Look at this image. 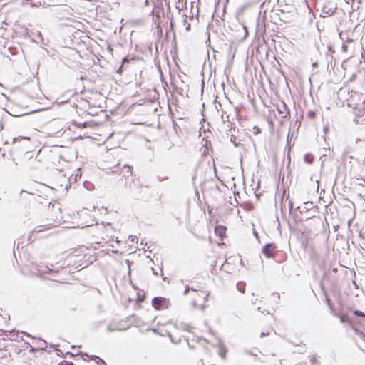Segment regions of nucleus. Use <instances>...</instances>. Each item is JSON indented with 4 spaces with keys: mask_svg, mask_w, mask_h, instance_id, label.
<instances>
[{
    "mask_svg": "<svg viewBox=\"0 0 365 365\" xmlns=\"http://www.w3.org/2000/svg\"><path fill=\"white\" fill-rule=\"evenodd\" d=\"M277 246L274 243H267L262 250V254L267 258H274Z\"/></svg>",
    "mask_w": 365,
    "mask_h": 365,
    "instance_id": "obj_3",
    "label": "nucleus"
},
{
    "mask_svg": "<svg viewBox=\"0 0 365 365\" xmlns=\"http://www.w3.org/2000/svg\"><path fill=\"white\" fill-rule=\"evenodd\" d=\"M82 355H83V356H87L88 358H89L90 359H91V360H95V361H96V360H97V359H98V358L99 357V356H96V355H88V354H86V353H83V354H82Z\"/></svg>",
    "mask_w": 365,
    "mask_h": 365,
    "instance_id": "obj_16",
    "label": "nucleus"
},
{
    "mask_svg": "<svg viewBox=\"0 0 365 365\" xmlns=\"http://www.w3.org/2000/svg\"><path fill=\"white\" fill-rule=\"evenodd\" d=\"M190 24H188L187 26L186 27V30H190Z\"/></svg>",
    "mask_w": 365,
    "mask_h": 365,
    "instance_id": "obj_36",
    "label": "nucleus"
},
{
    "mask_svg": "<svg viewBox=\"0 0 365 365\" xmlns=\"http://www.w3.org/2000/svg\"><path fill=\"white\" fill-rule=\"evenodd\" d=\"M126 262H127V263L129 264V263H130L129 259H127V260H126Z\"/></svg>",
    "mask_w": 365,
    "mask_h": 365,
    "instance_id": "obj_42",
    "label": "nucleus"
},
{
    "mask_svg": "<svg viewBox=\"0 0 365 365\" xmlns=\"http://www.w3.org/2000/svg\"><path fill=\"white\" fill-rule=\"evenodd\" d=\"M364 181L365 182V179L364 180Z\"/></svg>",
    "mask_w": 365,
    "mask_h": 365,
    "instance_id": "obj_47",
    "label": "nucleus"
},
{
    "mask_svg": "<svg viewBox=\"0 0 365 365\" xmlns=\"http://www.w3.org/2000/svg\"><path fill=\"white\" fill-rule=\"evenodd\" d=\"M316 65H317L316 63H313V66H316Z\"/></svg>",
    "mask_w": 365,
    "mask_h": 365,
    "instance_id": "obj_45",
    "label": "nucleus"
},
{
    "mask_svg": "<svg viewBox=\"0 0 365 365\" xmlns=\"http://www.w3.org/2000/svg\"><path fill=\"white\" fill-rule=\"evenodd\" d=\"M354 314L357 316V317H364L365 318V314L362 312V311H360V310H355L354 312Z\"/></svg>",
    "mask_w": 365,
    "mask_h": 365,
    "instance_id": "obj_15",
    "label": "nucleus"
},
{
    "mask_svg": "<svg viewBox=\"0 0 365 365\" xmlns=\"http://www.w3.org/2000/svg\"><path fill=\"white\" fill-rule=\"evenodd\" d=\"M226 353H227L226 348L220 342V345H219L218 354L220 356V357H222V359H225V356H226Z\"/></svg>",
    "mask_w": 365,
    "mask_h": 365,
    "instance_id": "obj_8",
    "label": "nucleus"
},
{
    "mask_svg": "<svg viewBox=\"0 0 365 365\" xmlns=\"http://www.w3.org/2000/svg\"><path fill=\"white\" fill-rule=\"evenodd\" d=\"M168 337L170 339V340H171V341H172L173 343L178 344V343H179V342L180 341V339H178V340H175V339L172 336V334H171L170 332H168Z\"/></svg>",
    "mask_w": 365,
    "mask_h": 365,
    "instance_id": "obj_17",
    "label": "nucleus"
},
{
    "mask_svg": "<svg viewBox=\"0 0 365 365\" xmlns=\"http://www.w3.org/2000/svg\"><path fill=\"white\" fill-rule=\"evenodd\" d=\"M293 206H294L293 202L290 200L289 202V208L290 211L293 209Z\"/></svg>",
    "mask_w": 365,
    "mask_h": 365,
    "instance_id": "obj_28",
    "label": "nucleus"
},
{
    "mask_svg": "<svg viewBox=\"0 0 365 365\" xmlns=\"http://www.w3.org/2000/svg\"><path fill=\"white\" fill-rule=\"evenodd\" d=\"M235 139H236V137L234 136L233 135H231V138H230V140L234 143L235 146V147H237L238 146V144L237 143H235Z\"/></svg>",
    "mask_w": 365,
    "mask_h": 365,
    "instance_id": "obj_25",
    "label": "nucleus"
},
{
    "mask_svg": "<svg viewBox=\"0 0 365 365\" xmlns=\"http://www.w3.org/2000/svg\"><path fill=\"white\" fill-rule=\"evenodd\" d=\"M257 310H258V311H259V312H261L262 313H263V312H262V311H261V308H260L259 307H257Z\"/></svg>",
    "mask_w": 365,
    "mask_h": 365,
    "instance_id": "obj_39",
    "label": "nucleus"
},
{
    "mask_svg": "<svg viewBox=\"0 0 365 365\" xmlns=\"http://www.w3.org/2000/svg\"><path fill=\"white\" fill-rule=\"evenodd\" d=\"M189 290H190V287L188 286H186L185 289L184 291V294L187 295L189 292Z\"/></svg>",
    "mask_w": 365,
    "mask_h": 365,
    "instance_id": "obj_29",
    "label": "nucleus"
},
{
    "mask_svg": "<svg viewBox=\"0 0 365 365\" xmlns=\"http://www.w3.org/2000/svg\"><path fill=\"white\" fill-rule=\"evenodd\" d=\"M71 348H72V349H75V346H73H73H71Z\"/></svg>",
    "mask_w": 365,
    "mask_h": 365,
    "instance_id": "obj_46",
    "label": "nucleus"
},
{
    "mask_svg": "<svg viewBox=\"0 0 365 365\" xmlns=\"http://www.w3.org/2000/svg\"><path fill=\"white\" fill-rule=\"evenodd\" d=\"M26 192V191H25L24 190H21V193H22V192Z\"/></svg>",
    "mask_w": 365,
    "mask_h": 365,
    "instance_id": "obj_44",
    "label": "nucleus"
},
{
    "mask_svg": "<svg viewBox=\"0 0 365 365\" xmlns=\"http://www.w3.org/2000/svg\"><path fill=\"white\" fill-rule=\"evenodd\" d=\"M329 51H330L331 52H334V51H332V49H331V46H329Z\"/></svg>",
    "mask_w": 365,
    "mask_h": 365,
    "instance_id": "obj_37",
    "label": "nucleus"
},
{
    "mask_svg": "<svg viewBox=\"0 0 365 365\" xmlns=\"http://www.w3.org/2000/svg\"><path fill=\"white\" fill-rule=\"evenodd\" d=\"M172 323L177 329H182L190 331L191 327L187 324H185L182 322H175Z\"/></svg>",
    "mask_w": 365,
    "mask_h": 365,
    "instance_id": "obj_7",
    "label": "nucleus"
},
{
    "mask_svg": "<svg viewBox=\"0 0 365 365\" xmlns=\"http://www.w3.org/2000/svg\"><path fill=\"white\" fill-rule=\"evenodd\" d=\"M267 335H269V333H268V332H267V333L262 332V333H261V334H260L261 337H262V336H267Z\"/></svg>",
    "mask_w": 365,
    "mask_h": 365,
    "instance_id": "obj_31",
    "label": "nucleus"
},
{
    "mask_svg": "<svg viewBox=\"0 0 365 365\" xmlns=\"http://www.w3.org/2000/svg\"><path fill=\"white\" fill-rule=\"evenodd\" d=\"M215 233L217 235L222 237L225 233V228L224 227H222V226L217 227L215 228Z\"/></svg>",
    "mask_w": 365,
    "mask_h": 365,
    "instance_id": "obj_11",
    "label": "nucleus"
},
{
    "mask_svg": "<svg viewBox=\"0 0 365 365\" xmlns=\"http://www.w3.org/2000/svg\"><path fill=\"white\" fill-rule=\"evenodd\" d=\"M128 61V59L126 57L123 58L122 63H124L125 62Z\"/></svg>",
    "mask_w": 365,
    "mask_h": 365,
    "instance_id": "obj_33",
    "label": "nucleus"
},
{
    "mask_svg": "<svg viewBox=\"0 0 365 365\" xmlns=\"http://www.w3.org/2000/svg\"><path fill=\"white\" fill-rule=\"evenodd\" d=\"M88 123L87 122H84L82 123H75V125L78 128H86L88 126Z\"/></svg>",
    "mask_w": 365,
    "mask_h": 365,
    "instance_id": "obj_20",
    "label": "nucleus"
},
{
    "mask_svg": "<svg viewBox=\"0 0 365 365\" xmlns=\"http://www.w3.org/2000/svg\"><path fill=\"white\" fill-rule=\"evenodd\" d=\"M58 365H75V364L71 361H63L62 362H60L59 364H58Z\"/></svg>",
    "mask_w": 365,
    "mask_h": 365,
    "instance_id": "obj_22",
    "label": "nucleus"
},
{
    "mask_svg": "<svg viewBox=\"0 0 365 365\" xmlns=\"http://www.w3.org/2000/svg\"><path fill=\"white\" fill-rule=\"evenodd\" d=\"M96 364L99 365H107L104 360L101 358L98 357L97 360L95 361Z\"/></svg>",
    "mask_w": 365,
    "mask_h": 365,
    "instance_id": "obj_18",
    "label": "nucleus"
},
{
    "mask_svg": "<svg viewBox=\"0 0 365 365\" xmlns=\"http://www.w3.org/2000/svg\"><path fill=\"white\" fill-rule=\"evenodd\" d=\"M254 235H255V236H256L257 237V233L256 231L254 232Z\"/></svg>",
    "mask_w": 365,
    "mask_h": 365,
    "instance_id": "obj_40",
    "label": "nucleus"
},
{
    "mask_svg": "<svg viewBox=\"0 0 365 365\" xmlns=\"http://www.w3.org/2000/svg\"><path fill=\"white\" fill-rule=\"evenodd\" d=\"M352 42H353V40H352V39H349H349L346 41V43H352Z\"/></svg>",
    "mask_w": 365,
    "mask_h": 365,
    "instance_id": "obj_34",
    "label": "nucleus"
},
{
    "mask_svg": "<svg viewBox=\"0 0 365 365\" xmlns=\"http://www.w3.org/2000/svg\"><path fill=\"white\" fill-rule=\"evenodd\" d=\"M128 320L131 322V324L137 327H140L143 325V322L140 317H138L136 314H133L128 317Z\"/></svg>",
    "mask_w": 365,
    "mask_h": 365,
    "instance_id": "obj_6",
    "label": "nucleus"
},
{
    "mask_svg": "<svg viewBox=\"0 0 365 365\" xmlns=\"http://www.w3.org/2000/svg\"><path fill=\"white\" fill-rule=\"evenodd\" d=\"M254 134L257 135L261 133V129L257 126L253 127Z\"/></svg>",
    "mask_w": 365,
    "mask_h": 365,
    "instance_id": "obj_21",
    "label": "nucleus"
},
{
    "mask_svg": "<svg viewBox=\"0 0 365 365\" xmlns=\"http://www.w3.org/2000/svg\"><path fill=\"white\" fill-rule=\"evenodd\" d=\"M336 317H338L341 321V322L344 323L349 321V318L346 314H336Z\"/></svg>",
    "mask_w": 365,
    "mask_h": 365,
    "instance_id": "obj_9",
    "label": "nucleus"
},
{
    "mask_svg": "<svg viewBox=\"0 0 365 365\" xmlns=\"http://www.w3.org/2000/svg\"><path fill=\"white\" fill-rule=\"evenodd\" d=\"M169 299L163 297H155L152 299L153 307L158 310L168 307Z\"/></svg>",
    "mask_w": 365,
    "mask_h": 365,
    "instance_id": "obj_2",
    "label": "nucleus"
},
{
    "mask_svg": "<svg viewBox=\"0 0 365 365\" xmlns=\"http://www.w3.org/2000/svg\"><path fill=\"white\" fill-rule=\"evenodd\" d=\"M341 49L344 52L347 51L348 46H347L346 43H343L342 46H341Z\"/></svg>",
    "mask_w": 365,
    "mask_h": 365,
    "instance_id": "obj_27",
    "label": "nucleus"
},
{
    "mask_svg": "<svg viewBox=\"0 0 365 365\" xmlns=\"http://www.w3.org/2000/svg\"><path fill=\"white\" fill-rule=\"evenodd\" d=\"M237 289L242 292V293H245V282H240L237 284Z\"/></svg>",
    "mask_w": 365,
    "mask_h": 365,
    "instance_id": "obj_12",
    "label": "nucleus"
},
{
    "mask_svg": "<svg viewBox=\"0 0 365 365\" xmlns=\"http://www.w3.org/2000/svg\"><path fill=\"white\" fill-rule=\"evenodd\" d=\"M304 204L307 205L306 209H307V210L309 209V207L310 205H312V202H307Z\"/></svg>",
    "mask_w": 365,
    "mask_h": 365,
    "instance_id": "obj_30",
    "label": "nucleus"
},
{
    "mask_svg": "<svg viewBox=\"0 0 365 365\" xmlns=\"http://www.w3.org/2000/svg\"><path fill=\"white\" fill-rule=\"evenodd\" d=\"M111 173H118L122 175V178L118 180L119 186L128 188L133 191L135 188V183L133 177V168L128 165H124L122 168L120 165L113 168Z\"/></svg>",
    "mask_w": 365,
    "mask_h": 365,
    "instance_id": "obj_1",
    "label": "nucleus"
},
{
    "mask_svg": "<svg viewBox=\"0 0 365 365\" xmlns=\"http://www.w3.org/2000/svg\"><path fill=\"white\" fill-rule=\"evenodd\" d=\"M47 347V344L44 340H40V344L38 346V349L46 350Z\"/></svg>",
    "mask_w": 365,
    "mask_h": 365,
    "instance_id": "obj_13",
    "label": "nucleus"
},
{
    "mask_svg": "<svg viewBox=\"0 0 365 365\" xmlns=\"http://www.w3.org/2000/svg\"><path fill=\"white\" fill-rule=\"evenodd\" d=\"M304 161L308 164H312L314 161V156L310 153H307L304 157Z\"/></svg>",
    "mask_w": 365,
    "mask_h": 365,
    "instance_id": "obj_10",
    "label": "nucleus"
},
{
    "mask_svg": "<svg viewBox=\"0 0 365 365\" xmlns=\"http://www.w3.org/2000/svg\"><path fill=\"white\" fill-rule=\"evenodd\" d=\"M108 329L110 331H115V330H125L126 329H118V328L113 327L112 326H109L108 327Z\"/></svg>",
    "mask_w": 365,
    "mask_h": 365,
    "instance_id": "obj_23",
    "label": "nucleus"
},
{
    "mask_svg": "<svg viewBox=\"0 0 365 365\" xmlns=\"http://www.w3.org/2000/svg\"><path fill=\"white\" fill-rule=\"evenodd\" d=\"M46 269H48V271H50V269L48 268V267H46Z\"/></svg>",
    "mask_w": 365,
    "mask_h": 365,
    "instance_id": "obj_43",
    "label": "nucleus"
},
{
    "mask_svg": "<svg viewBox=\"0 0 365 365\" xmlns=\"http://www.w3.org/2000/svg\"><path fill=\"white\" fill-rule=\"evenodd\" d=\"M310 362H311V365H316L318 363L315 356H311Z\"/></svg>",
    "mask_w": 365,
    "mask_h": 365,
    "instance_id": "obj_19",
    "label": "nucleus"
},
{
    "mask_svg": "<svg viewBox=\"0 0 365 365\" xmlns=\"http://www.w3.org/2000/svg\"><path fill=\"white\" fill-rule=\"evenodd\" d=\"M176 8H177L179 11H180V8L179 6H176Z\"/></svg>",
    "mask_w": 365,
    "mask_h": 365,
    "instance_id": "obj_41",
    "label": "nucleus"
},
{
    "mask_svg": "<svg viewBox=\"0 0 365 365\" xmlns=\"http://www.w3.org/2000/svg\"><path fill=\"white\" fill-rule=\"evenodd\" d=\"M73 9L68 5H63L57 10L58 14L61 15L62 18H67L68 15H72Z\"/></svg>",
    "mask_w": 365,
    "mask_h": 365,
    "instance_id": "obj_5",
    "label": "nucleus"
},
{
    "mask_svg": "<svg viewBox=\"0 0 365 365\" xmlns=\"http://www.w3.org/2000/svg\"><path fill=\"white\" fill-rule=\"evenodd\" d=\"M152 271H153V274L158 275V272L155 271V269L154 268H152Z\"/></svg>",
    "mask_w": 365,
    "mask_h": 365,
    "instance_id": "obj_32",
    "label": "nucleus"
},
{
    "mask_svg": "<svg viewBox=\"0 0 365 365\" xmlns=\"http://www.w3.org/2000/svg\"><path fill=\"white\" fill-rule=\"evenodd\" d=\"M257 301V299H255V300H252V304H255V303H256Z\"/></svg>",
    "mask_w": 365,
    "mask_h": 365,
    "instance_id": "obj_38",
    "label": "nucleus"
},
{
    "mask_svg": "<svg viewBox=\"0 0 365 365\" xmlns=\"http://www.w3.org/2000/svg\"><path fill=\"white\" fill-rule=\"evenodd\" d=\"M122 67H123V66H121L118 68V73H120V72H121V71H122Z\"/></svg>",
    "mask_w": 365,
    "mask_h": 365,
    "instance_id": "obj_35",
    "label": "nucleus"
},
{
    "mask_svg": "<svg viewBox=\"0 0 365 365\" xmlns=\"http://www.w3.org/2000/svg\"><path fill=\"white\" fill-rule=\"evenodd\" d=\"M282 107L284 108V111H282V110L279 109V111L281 114H285V115L288 113V108H287V106L283 103H282Z\"/></svg>",
    "mask_w": 365,
    "mask_h": 365,
    "instance_id": "obj_14",
    "label": "nucleus"
},
{
    "mask_svg": "<svg viewBox=\"0 0 365 365\" xmlns=\"http://www.w3.org/2000/svg\"><path fill=\"white\" fill-rule=\"evenodd\" d=\"M349 153V148L344 149L343 153H342L343 158H345Z\"/></svg>",
    "mask_w": 365,
    "mask_h": 365,
    "instance_id": "obj_24",
    "label": "nucleus"
},
{
    "mask_svg": "<svg viewBox=\"0 0 365 365\" xmlns=\"http://www.w3.org/2000/svg\"><path fill=\"white\" fill-rule=\"evenodd\" d=\"M336 5L333 1H327L322 7V13L327 16H331L335 13Z\"/></svg>",
    "mask_w": 365,
    "mask_h": 365,
    "instance_id": "obj_4",
    "label": "nucleus"
},
{
    "mask_svg": "<svg viewBox=\"0 0 365 365\" xmlns=\"http://www.w3.org/2000/svg\"><path fill=\"white\" fill-rule=\"evenodd\" d=\"M175 91L180 94V95H182V88H178L177 86H175Z\"/></svg>",
    "mask_w": 365,
    "mask_h": 365,
    "instance_id": "obj_26",
    "label": "nucleus"
}]
</instances>
